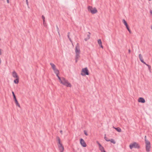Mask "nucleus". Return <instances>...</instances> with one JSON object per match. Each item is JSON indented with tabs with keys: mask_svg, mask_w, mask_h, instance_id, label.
I'll use <instances>...</instances> for the list:
<instances>
[{
	"mask_svg": "<svg viewBox=\"0 0 152 152\" xmlns=\"http://www.w3.org/2000/svg\"><path fill=\"white\" fill-rule=\"evenodd\" d=\"M109 141H110L111 143H112L114 144H115L116 143L115 141L113 139L110 140Z\"/></svg>",
	"mask_w": 152,
	"mask_h": 152,
	"instance_id": "obj_19",
	"label": "nucleus"
},
{
	"mask_svg": "<svg viewBox=\"0 0 152 152\" xmlns=\"http://www.w3.org/2000/svg\"><path fill=\"white\" fill-rule=\"evenodd\" d=\"M1 58H0V64H1Z\"/></svg>",
	"mask_w": 152,
	"mask_h": 152,
	"instance_id": "obj_46",
	"label": "nucleus"
},
{
	"mask_svg": "<svg viewBox=\"0 0 152 152\" xmlns=\"http://www.w3.org/2000/svg\"><path fill=\"white\" fill-rule=\"evenodd\" d=\"M149 1H151V0H149Z\"/></svg>",
	"mask_w": 152,
	"mask_h": 152,
	"instance_id": "obj_51",
	"label": "nucleus"
},
{
	"mask_svg": "<svg viewBox=\"0 0 152 152\" xmlns=\"http://www.w3.org/2000/svg\"><path fill=\"white\" fill-rule=\"evenodd\" d=\"M113 128H114L115 129H116V130L118 132H121V129L119 127H118L117 128H115V127H113Z\"/></svg>",
	"mask_w": 152,
	"mask_h": 152,
	"instance_id": "obj_14",
	"label": "nucleus"
},
{
	"mask_svg": "<svg viewBox=\"0 0 152 152\" xmlns=\"http://www.w3.org/2000/svg\"><path fill=\"white\" fill-rule=\"evenodd\" d=\"M7 0V2L8 3H9V0Z\"/></svg>",
	"mask_w": 152,
	"mask_h": 152,
	"instance_id": "obj_43",
	"label": "nucleus"
},
{
	"mask_svg": "<svg viewBox=\"0 0 152 152\" xmlns=\"http://www.w3.org/2000/svg\"><path fill=\"white\" fill-rule=\"evenodd\" d=\"M88 39V38H85L84 40L85 41H87Z\"/></svg>",
	"mask_w": 152,
	"mask_h": 152,
	"instance_id": "obj_37",
	"label": "nucleus"
},
{
	"mask_svg": "<svg viewBox=\"0 0 152 152\" xmlns=\"http://www.w3.org/2000/svg\"><path fill=\"white\" fill-rule=\"evenodd\" d=\"M122 21H123V23H124V25L126 26V28L127 29L128 28H129V27H128V25L127 23H126V21L125 20V19H123Z\"/></svg>",
	"mask_w": 152,
	"mask_h": 152,
	"instance_id": "obj_12",
	"label": "nucleus"
},
{
	"mask_svg": "<svg viewBox=\"0 0 152 152\" xmlns=\"http://www.w3.org/2000/svg\"><path fill=\"white\" fill-rule=\"evenodd\" d=\"M84 133L86 136H87L88 135V134L86 132L85 130L84 131Z\"/></svg>",
	"mask_w": 152,
	"mask_h": 152,
	"instance_id": "obj_29",
	"label": "nucleus"
},
{
	"mask_svg": "<svg viewBox=\"0 0 152 152\" xmlns=\"http://www.w3.org/2000/svg\"><path fill=\"white\" fill-rule=\"evenodd\" d=\"M139 58L142 62H143L144 61L142 57L141 54L139 55Z\"/></svg>",
	"mask_w": 152,
	"mask_h": 152,
	"instance_id": "obj_15",
	"label": "nucleus"
},
{
	"mask_svg": "<svg viewBox=\"0 0 152 152\" xmlns=\"http://www.w3.org/2000/svg\"><path fill=\"white\" fill-rule=\"evenodd\" d=\"M19 78H17L14 80V83L16 84H18L19 83Z\"/></svg>",
	"mask_w": 152,
	"mask_h": 152,
	"instance_id": "obj_16",
	"label": "nucleus"
},
{
	"mask_svg": "<svg viewBox=\"0 0 152 152\" xmlns=\"http://www.w3.org/2000/svg\"><path fill=\"white\" fill-rule=\"evenodd\" d=\"M89 74L88 71L87 67L83 68L82 70L81 75L82 76L88 75Z\"/></svg>",
	"mask_w": 152,
	"mask_h": 152,
	"instance_id": "obj_5",
	"label": "nucleus"
},
{
	"mask_svg": "<svg viewBox=\"0 0 152 152\" xmlns=\"http://www.w3.org/2000/svg\"><path fill=\"white\" fill-rule=\"evenodd\" d=\"M12 94L13 98L14 97H16L15 96V94L14 93V92L13 91H12Z\"/></svg>",
	"mask_w": 152,
	"mask_h": 152,
	"instance_id": "obj_28",
	"label": "nucleus"
},
{
	"mask_svg": "<svg viewBox=\"0 0 152 152\" xmlns=\"http://www.w3.org/2000/svg\"><path fill=\"white\" fill-rule=\"evenodd\" d=\"M138 101L142 103H144L145 102V99L142 97H140L139 98Z\"/></svg>",
	"mask_w": 152,
	"mask_h": 152,
	"instance_id": "obj_9",
	"label": "nucleus"
},
{
	"mask_svg": "<svg viewBox=\"0 0 152 152\" xmlns=\"http://www.w3.org/2000/svg\"><path fill=\"white\" fill-rule=\"evenodd\" d=\"M58 143L60 144V145H62L61 142H60V139L59 138V137H58Z\"/></svg>",
	"mask_w": 152,
	"mask_h": 152,
	"instance_id": "obj_25",
	"label": "nucleus"
},
{
	"mask_svg": "<svg viewBox=\"0 0 152 152\" xmlns=\"http://www.w3.org/2000/svg\"><path fill=\"white\" fill-rule=\"evenodd\" d=\"M98 43L99 45H101L102 44V41L101 39H99L98 40Z\"/></svg>",
	"mask_w": 152,
	"mask_h": 152,
	"instance_id": "obj_21",
	"label": "nucleus"
},
{
	"mask_svg": "<svg viewBox=\"0 0 152 152\" xmlns=\"http://www.w3.org/2000/svg\"><path fill=\"white\" fill-rule=\"evenodd\" d=\"M99 46H100L102 48H103V46L102 45V44H101V45H99Z\"/></svg>",
	"mask_w": 152,
	"mask_h": 152,
	"instance_id": "obj_36",
	"label": "nucleus"
},
{
	"mask_svg": "<svg viewBox=\"0 0 152 152\" xmlns=\"http://www.w3.org/2000/svg\"><path fill=\"white\" fill-rule=\"evenodd\" d=\"M54 73L56 74H59V71L58 69H56L55 70H54Z\"/></svg>",
	"mask_w": 152,
	"mask_h": 152,
	"instance_id": "obj_17",
	"label": "nucleus"
},
{
	"mask_svg": "<svg viewBox=\"0 0 152 152\" xmlns=\"http://www.w3.org/2000/svg\"><path fill=\"white\" fill-rule=\"evenodd\" d=\"M42 18L43 19V22L45 21V18L44 15H42Z\"/></svg>",
	"mask_w": 152,
	"mask_h": 152,
	"instance_id": "obj_24",
	"label": "nucleus"
},
{
	"mask_svg": "<svg viewBox=\"0 0 152 152\" xmlns=\"http://www.w3.org/2000/svg\"><path fill=\"white\" fill-rule=\"evenodd\" d=\"M26 3L27 5H28V0H26Z\"/></svg>",
	"mask_w": 152,
	"mask_h": 152,
	"instance_id": "obj_32",
	"label": "nucleus"
},
{
	"mask_svg": "<svg viewBox=\"0 0 152 152\" xmlns=\"http://www.w3.org/2000/svg\"><path fill=\"white\" fill-rule=\"evenodd\" d=\"M80 143L81 145L84 147L86 146V144L83 139L81 138L80 140Z\"/></svg>",
	"mask_w": 152,
	"mask_h": 152,
	"instance_id": "obj_7",
	"label": "nucleus"
},
{
	"mask_svg": "<svg viewBox=\"0 0 152 152\" xmlns=\"http://www.w3.org/2000/svg\"><path fill=\"white\" fill-rule=\"evenodd\" d=\"M88 34H87V37H88V39H89L90 38V37L89 34H90V33L89 32H88Z\"/></svg>",
	"mask_w": 152,
	"mask_h": 152,
	"instance_id": "obj_27",
	"label": "nucleus"
},
{
	"mask_svg": "<svg viewBox=\"0 0 152 152\" xmlns=\"http://www.w3.org/2000/svg\"><path fill=\"white\" fill-rule=\"evenodd\" d=\"M12 75L13 77L15 78H19L18 75L15 71H14L12 72Z\"/></svg>",
	"mask_w": 152,
	"mask_h": 152,
	"instance_id": "obj_8",
	"label": "nucleus"
},
{
	"mask_svg": "<svg viewBox=\"0 0 152 152\" xmlns=\"http://www.w3.org/2000/svg\"><path fill=\"white\" fill-rule=\"evenodd\" d=\"M129 146L131 149H132L133 148L139 149L140 148V146L139 144L136 142H133L130 144Z\"/></svg>",
	"mask_w": 152,
	"mask_h": 152,
	"instance_id": "obj_2",
	"label": "nucleus"
},
{
	"mask_svg": "<svg viewBox=\"0 0 152 152\" xmlns=\"http://www.w3.org/2000/svg\"><path fill=\"white\" fill-rule=\"evenodd\" d=\"M130 33H131V31L129 28L127 29Z\"/></svg>",
	"mask_w": 152,
	"mask_h": 152,
	"instance_id": "obj_30",
	"label": "nucleus"
},
{
	"mask_svg": "<svg viewBox=\"0 0 152 152\" xmlns=\"http://www.w3.org/2000/svg\"><path fill=\"white\" fill-rule=\"evenodd\" d=\"M13 99H14V100L15 102V103L16 104V105L19 107H20V105L19 104L16 98V97H14Z\"/></svg>",
	"mask_w": 152,
	"mask_h": 152,
	"instance_id": "obj_10",
	"label": "nucleus"
},
{
	"mask_svg": "<svg viewBox=\"0 0 152 152\" xmlns=\"http://www.w3.org/2000/svg\"><path fill=\"white\" fill-rule=\"evenodd\" d=\"M60 132L62 134V130H61L60 131Z\"/></svg>",
	"mask_w": 152,
	"mask_h": 152,
	"instance_id": "obj_44",
	"label": "nucleus"
},
{
	"mask_svg": "<svg viewBox=\"0 0 152 152\" xmlns=\"http://www.w3.org/2000/svg\"><path fill=\"white\" fill-rule=\"evenodd\" d=\"M50 65H51V66L52 67V68L53 69V71L57 69L56 68V66L53 63H50Z\"/></svg>",
	"mask_w": 152,
	"mask_h": 152,
	"instance_id": "obj_13",
	"label": "nucleus"
},
{
	"mask_svg": "<svg viewBox=\"0 0 152 152\" xmlns=\"http://www.w3.org/2000/svg\"><path fill=\"white\" fill-rule=\"evenodd\" d=\"M88 11L90 12L92 14H95L97 12V10L95 7L93 8L90 6L88 7Z\"/></svg>",
	"mask_w": 152,
	"mask_h": 152,
	"instance_id": "obj_4",
	"label": "nucleus"
},
{
	"mask_svg": "<svg viewBox=\"0 0 152 152\" xmlns=\"http://www.w3.org/2000/svg\"><path fill=\"white\" fill-rule=\"evenodd\" d=\"M145 143L146 151L147 152H149L151 148L150 142L149 141H147L145 140Z\"/></svg>",
	"mask_w": 152,
	"mask_h": 152,
	"instance_id": "obj_6",
	"label": "nucleus"
},
{
	"mask_svg": "<svg viewBox=\"0 0 152 152\" xmlns=\"http://www.w3.org/2000/svg\"><path fill=\"white\" fill-rule=\"evenodd\" d=\"M150 13H151V14H152V10H151V11H150Z\"/></svg>",
	"mask_w": 152,
	"mask_h": 152,
	"instance_id": "obj_45",
	"label": "nucleus"
},
{
	"mask_svg": "<svg viewBox=\"0 0 152 152\" xmlns=\"http://www.w3.org/2000/svg\"><path fill=\"white\" fill-rule=\"evenodd\" d=\"M58 78L60 82L61 81V80H62V78H61L59 76L58 77Z\"/></svg>",
	"mask_w": 152,
	"mask_h": 152,
	"instance_id": "obj_31",
	"label": "nucleus"
},
{
	"mask_svg": "<svg viewBox=\"0 0 152 152\" xmlns=\"http://www.w3.org/2000/svg\"><path fill=\"white\" fill-rule=\"evenodd\" d=\"M80 46L79 43H77L75 48V53H76V56H77V58L78 56H80Z\"/></svg>",
	"mask_w": 152,
	"mask_h": 152,
	"instance_id": "obj_3",
	"label": "nucleus"
},
{
	"mask_svg": "<svg viewBox=\"0 0 152 152\" xmlns=\"http://www.w3.org/2000/svg\"><path fill=\"white\" fill-rule=\"evenodd\" d=\"M128 52L129 53H130L131 52V50L130 49H129L128 50Z\"/></svg>",
	"mask_w": 152,
	"mask_h": 152,
	"instance_id": "obj_38",
	"label": "nucleus"
},
{
	"mask_svg": "<svg viewBox=\"0 0 152 152\" xmlns=\"http://www.w3.org/2000/svg\"><path fill=\"white\" fill-rule=\"evenodd\" d=\"M58 74H56V76H57V77H58L59 76L58 75Z\"/></svg>",
	"mask_w": 152,
	"mask_h": 152,
	"instance_id": "obj_42",
	"label": "nucleus"
},
{
	"mask_svg": "<svg viewBox=\"0 0 152 152\" xmlns=\"http://www.w3.org/2000/svg\"><path fill=\"white\" fill-rule=\"evenodd\" d=\"M61 83L63 85L71 87V85L70 83L68 82V80H66L64 77L62 78V80L60 81Z\"/></svg>",
	"mask_w": 152,
	"mask_h": 152,
	"instance_id": "obj_1",
	"label": "nucleus"
},
{
	"mask_svg": "<svg viewBox=\"0 0 152 152\" xmlns=\"http://www.w3.org/2000/svg\"><path fill=\"white\" fill-rule=\"evenodd\" d=\"M59 149L60 151V152H63L64 148L62 145H61L58 146Z\"/></svg>",
	"mask_w": 152,
	"mask_h": 152,
	"instance_id": "obj_11",
	"label": "nucleus"
},
{
	"mask_svg": "<svg viewBox=\"0 0 152 152\" xmlns=\"http://www.w3.org/2000/svg\"><path fill=\"white\" fill-rule=\"evenodd\" d=\"M151 29L152 30V25H151Z\"/></svg>",
	"mask_w": 152,
	"mask_h": 152,
	"instance_id": "obj_48",
	"label": "nucleus"
},
{
	"mask_svg": "<svg viewBox=\"0 0 152 152\" xmlns=\"http://www.w3.org/2000/svg\"><path fill=\"white\" fill-rule=\"evenodd\" d=\"M104 152H106L105 151H104Z\"/></svg>",
	"mask_w": 152,
	"mask_h": 152,
	"instance_id": "obj_50",
	"label": "nucleus"
},
{
	"mask_svg": "<svg viewBox=\"0 0 152 152\" xmlns=\"http://www.w3.org/2000/svg\"><path fill=\"white\" fill-rule=\"evenodd\" d=\"M56 27H57V31H59L58 28V27L57 26H56Z\"/></svg>",
	"mask_w": 152,
	"mask_h": 152,
	"instance_id": "obj_41",
	"label": "nucleus"
},
{
	"mask_svg": "<svg viewBox=\"0 0 152 152\" xmlns=\"http://www.w3.org/2000/svg\"><path fill=\"white\" fill-rule=\"evenodd\" d=\"M58 34L59 35H60V33H59V31H58Z\"/></svg>",
	"mask_w": 152,
	"mask_h": 152,
	"instance_id": "obj_47",
	"label": "nucleus"
},
{
	"mask_svg": "<svg viewBox=\"0 0 152 152\" xmlns=\"http://www.w3.org/2000/svg\"><path fill=\"white\" fill-rule=\"evenodd\" d=\"M99 148H100V147H101V146H102V145H101L100 144H99Z\"/></svg>",
	"mask_w": 152,
	"mask_h": 152,
	"instance_id": "obj_39",
	"label": "nucleus"
},
{
	"mask_svg": "<svg viewBox=\"0 0 152 152\" xmlns=\"http://www.w3.org/2000/svg\"><path fill=\"white\" fill-rule=\"evenodd\" d=\"M100 150L102 152H104V151H105L104 148L103 146H101L99 148Z\"/></svg>",
	"mask_w": 152,
	"mask_h": 152,
	"instance_id": "obj_18",
	"label": "nucleus"
},
{
	"mask_svg": "<svg viewBox=\"0 0 152 152\" xmlns=\"http://www.w3.org/2000/svg\"><path fill=\"white\" fill-rule=\"evenodd\" d=\"M1 40V39L0 38V41Z\"/></svg>",
	"mask_w": 152,
	"mask_h": 152,
	"instance_id": "obj_49",
	"label": "nucleus"
},
{
	"mask_svg": "<svg viewBox=\"0 0 152 152\" xmlns=\"http://www.w3.org/2000/svg\"><path fill=\"white\" fill-rule=\"evenodd\" d=\"M104 139L107 141H109L110 140V139H108L106 137V134H105V136L104 137Z\"/></svg>",
	"mask_w": 152,
	"mask_h": 152,
	"instance_id": "obj_20",
	"label": "nucleus"
},
{
	"mask_svg": "<svg viewBox=\"0 0 152 152\" xmlns=\"http://www.w3.org/2000/svg\"><path fill=\"white\" fill-rule=\"evenodd\" d=\"M145 140L147 141H148V140H147L146 139V136L145 137Z\"/></svg>",
	"mask_w": 152,
	"mask_h": 152,
	"instance_id": "obj_33",
	"label": "nucleus"
},
{
	"mask_svg": "<svg viewBox=\"0 0 152 152\" xmlns=\"http://www.w3.org/2000/svg\"><path fill=\"white\" fill-rule=\"evenodd\" d=\"M2 54V53H1V49H0V55H1Z\"/></svg>",
	"mask_w": 152,
	"mask_h": 152,
	"instance_id": "obj_40",
	"label": "nucleus"
},
{
	"mask_svg": "<svg viewBox=\"0 0 152 152\" xmlns=\"http://www.w3.org/2000/svg\"><path fill=\"white\" fill-rule=\"evenodd\" d=\"M43 24L44 26L46 27L47 26V23H45V21L43 22Z\"/></svg>",
	"mask_w": 152,
	"mask_h": 152,
	"instance_id": "obj_26",
	"label": "nucleus"
},
{
	"mask_svg": "<svg viewBox=\"0 0 152 152\" xmlns=\"http://www.w3.org/2000/svg\"><path fill=\"white\" fill-rule=\"evenodd\" d=\"M80 57V56H78V57H77V56H75V61L76 62L78 61V58Z\"/></svg>",
	"mask_w": 152,
	"mask_h": 152,
	"instance_id": "obj_23",
	"label": "nucleus"
},
{
	"mask_svg": "<svg viewBox=\"0 0 152 152\" xmlns=\"http://www.w3.org/2000/svg\"><path fill=\"white\" fill-rule=\"evenodd\" d=\"M147 66L148 67V69H150L151 68V66L149 65H148V66Z\"/></svg>",
	"mask_w": 152,
	"mask_h": 152,
	"instance_id": "obj_34",
	"label": "nucleus"
},
{
	"mask_svg": "<svg viewBox=\"0 0 152 152\" xmlns=\"http://www.w3.org/2000/svg\"><path fill=\"white\" fill-rule=\"evenodd\" d=\"M70 34V33L69 32H68V38H69V40L70 41L72 42V41L71 39V38L70 37H69V34Z\"/></svg>",
	"mask_w": 152,
	"mask_h": 152,
	"instance_id": "obj_22",
	"label": "nucleus"
},
{
	"mask_svg": "<svg viewBox=\"0 0 152 152\" xmlns=\"http://www.w3.org/2000/svg\"><path fill=\"white\" fill-rule=\"evenodd\" d=\"M143 64H145V65H146V66H148V64H147L144 61V62H142Z\"/></svg>",
	"mask_w": 152,
	"mask_h": 152,
	"instance_id": "obj_35",
	"label": "nucleus"
}]
</instances>
